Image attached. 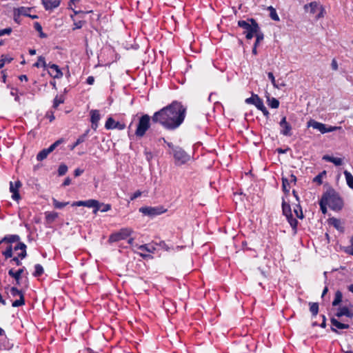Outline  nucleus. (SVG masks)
<instances>
[{"instance_id":"5701e85b","label":"nucleus","mask_w":353,"mask_h":353,"mask_svg":"<svg viewBox=\"0 0 353 353\" xmlns=\"http://www.w3.org/2000/svg\"><path fill=\"white\" fill-rule=\"evenodd\" d=\"M336 316L338 317L346 316L347 317L352 318L353 316V312H351L347 307H343L339 309Z\"/></svg>"},{"instance_id":"c85d7f7f","label":"nucleus","mask_w":353,"mask_h":353,"mask_svg":"<svg viewBox=\"0 0 353 353\" xmlns=\"http://www.w3.org/2000/svg\"><path fill=\"white\" fill-rule=\"evenodd\" d=\"M331 323L333 326L338 329H347L350 327L348 324L342 323L334 318L331 319Z\"/></svg>"},{"instance_id":"0eeeda50","label":"nucleus","mask_w":353,"mask_h":353,"mask_svg":"<svg viewBox=\"0 0 353 353\" xmlns=\"http://www.w3.org/2000/svg\"><path fill=\"white\" fill-rule=\"evenodd\" d=\"M307 127H312L314 129L319 130L322 134L334 132V131H336V130L341 128V127H339V126L327 127V125L325 124L318 122L314 119H310L307 122Z\"/></svg>"},{"instance_id":"4468645a","label":"nucleus","mask_w":353,"mask_h":353,"mask_svg":"<svg viewBox=\"0 0 353 353\" xmlns=\"http://www.w3.org/2000/svg\"><path fill=\"white\" fill-rule=\"evenodd\" d=\"M245 103L248 104H253L258 110H261L264 105L263 100L257 95L252 94V97L245 99Z\"/></svg>"},{"instance_id":"72a5a7b5","label":"nucleus","mask_w":353,"mask_h":353,"mask_svg":"<svg viewBox=\"0 0 353 353\" xmlns=\"http://www.w3.org/2000/svg\"><path fill=\"white\" fill-rule=\"evenodd\" d=\"M268 10L270 11V17L272 20L276 21H279L280 20L276 10L272 6H269Z\"/></svg>"},{"instance_id":"f3484780","label":"nucleus","mask_w":353,"mask_h":353,"mask_svg":"<svg viewBox=\"0 0 353 353\" xmlns=\"http://www.w3.org/2000/svg\"><path fill=\"white\" fill-rule=\"evenodd\" d=\"M61 3V0H42V4L43 5L46 10H53L57 8Z\"/></svg>"},{"instance_id":"aec40b11","label":"nucleus","mask_w":353,"mask_h":353,"mask_svg":"<svg viewBox=\"0 0 353 353\" xmlns=\"http://www.w3.org/2000/svg\"><path fill=\"white\" fill-rule=\"evenodd\" d=\"M90 121L92 124V128H96L98 125V122L100 120L99 112L97 110H92L90 111Z\"/></svg>"},{"instance_id":"9d476101","label":"nucleus","mask_w":353,"mask_h":353,"mask_svg":"<svg viewBox=\"0 0 353 353\" xmlns=\"http://www.w3.org/2000/svg\"><path fill=\"white\" fill-rule=\"evenodd\" d=\"M133 232V230L129 228H125L121 229L118 232L112 234L110 236L109 241L110 242H117L121 240L125 239L127 237L131 235Z\"/></svg>"},{"instance_id":"37998d69","label":"nucleus","mask_w":353,"mask_h":353,"mask_svg":"<svg viewBox=\"0 0 353 353\" xmlns=\"http://www.w3.org/2000/svg\"><path fill=\"white\" fill-rule=\"evenodd\" d=\"M319 205L321 208V210L323 214H325L327 213V204L326 202L323 200V199L321 197L320 201H319Z\"/></svg>"},{"instance_id":"bb28decb","label":"nucleus","mask_w":353,"mask_h":353,"mask_svg":"<svg viewBox=\"0 0 353 353\" xmlns=\"http://www.w3.org/2000/svg\"><path fill=\"white\" fill-rule=\"evenodd\" d=\"M268 105L272 108H278L279 106V101L274 97H270L269 95L267 96Z\"/></svg>"},{"instance_id":"cd10ccee","label":"nucleus","mask_w":353,"mask_h":353,"mask_svg":"<svg viewBox=\"0 0 353 353\" xmlns=\"http://www.w3.org/2000/svg\"><path fill=\"white\" fill-rule=\"evenodd\" d=\"M290 226L292 227L294 234H296L297 232V225L298 221L296 219L293 218L292 214L290 216H285Z\"/></svg>"},{"instance_id":"338daca9","label":"nucleus","mask_w":353,"mask_h":353,"mask_svg":"<svg viewBox=\"0 0 353 353\" xmlns=\"http://www.w3.org/2000/svg\"><path fill=\"white\" fill-rule=\"evenodd\" d=\"M71 183V179L69 178V177H67L63 183V186H67V185H69Z\"/></svg>"},{"instance_id":"a211bd4d","label":"nucleus","mask_w":353,"mask_h":353,"mask_svg":"<svg viewBox=\"0 0 353 353\" xmlns=\"http://www.w3.org/2000/svg\"><path fill=\"white\" fill-rule=\"evenodd\" d=\"M24 269H25L24 267L22 268H20L16 272H14L13 269H10L8 271V274L11 277H12L15 279L17 285H19V283H20V279L21 277V274H23V272L24 271Z\"/></svg>"},{"instance_id":"a18cd8bd","label":"nucleus","mask_w":353,"mask_h":353,"mask_svg":"<svg viewBox=\"0 0 353 353\" xmlns=\"http://www.w3.org/2000/svg\"><path fill=\"white\" fill-rule=\"evenodd\" d=\"M294 212L296 215V216L301 219L303 218V214L302 212V209L300 205H296V208L294 210Z\"/></svg>"},{"instance_id":"8fccbe9b","label":"nucleus","mask_w":353,"mask_h":353,"mask_svg":"<svg viewBox=\"0 0 353 353\" xmlns=\"http://www.w3.org/2000/svg\"><path fill=\"white\" fill-rule=\"evenodd\" d=\"M110 209H111V205L101 203L100 209L99 211H101L102 212H105L109 211Z\"/></svg>"},{"instance_id":"f8f14e48","label":"nucleus","mask_w":353,"mask_h":353,"mask_svg":"<svg viewBox=\"0 0 353 353\" xmlns=\"http://www.w3.org/2000/svg\"><path fill=\"white\" fill-rule=\"evenodd\" d=\"M21 186V183L19 181H17L14 183L10 182V191L12 193V199L14 201H18L21 199L19 193V189Z\"/></svg>"},{"instance_id":"c756f323","label":"nucleus","mask_w":353,"mask_h":353,"mask_svg":"<svg viewBox=\"0 0 353 353\" xmlns=\"http://www.w3.org/2000/svg\"><path fill=\"white\" fill-rule=\"evenodd\" d=\"M89 132V130H86V132L83 134L82 135H81L76 141V142L72 145H71L70 147V150H74L75 147H77L78 145H79L80 143H83L85 141V138L88 135V133Z\"/></svg>"},{"instance_id":"13d9d810","label":"nucleus","mask_w":353,"mask_h":353,"mask_svg":"<svg viewBox=\"0 0 353 353\" xmlns=\"http://www.w3.org/2000/svg\"><path fill=\"white\" fill-rule=\"evenodd\" d=\"M141 192L139 190L136 191L130 197V199L132 201L136 199L137 198L139 197L141 195Z\"/></svg>"},{"instance_id":"423d86ee","label":"nucleus","mask_w":353,"mask_h":353,"mask_svg":"<svg viewBox=\"0 0 353 353\" xmlns=\"http://www.w3.org/2000/svg\"><path fill=\"white\" fill-rule=\"evenodd\" d=\"M172 154L174 159L175 164L177 165L185 164L190 159V156L184 150L179 146L173 148Z\"/></svg>"},{"instance_id":"39448f33","label":"nucleus","mask_w":353,"mask_h":353,"mask_svg":"<svg viewBox=\"0 0 353 353\" xmlns=\"http://www.w3.org/2000/svg\"><path fill=\"white\" fill-rule=\"evenodd\" d=\"M304 10L306 12H309L310 14H316L315 19L316 20L323 17L324 9L323 6L316 1H312L308 4H305L304 6Z\"/></svg>"},{"instance_id":"49530a36","label":"nucleus","mask_w":353,"mask_h":353,"mask_svg":"<svg viewBox=\"0 0 353 353\" xmlns=\"http://www.w3.org/2000/svg\"><path fill=\"white\" fill-rule=\"evenodd\" d=\"M46 217L48 221H53L58 217V214L57 212H48L46 213Z\"/></svg>"},{"instance_id":"69168bd1","label":"nucleus","mask_w":353,"mask_h":353,"mask_svg":"<svg viewBox=\"0 0 353 353\" xmlns=\"http://www.w3.org/2000/svg\"><path fill=\"white\" fill-rule=\"evenodd\" d=\"M83 172V170H81L79 168H77L74 172V174L75 176H80L82 173Z\"/></svg>"},{"instance_id":"774afa93","label":"nucleus","mask_w":353,"mask_h":353,"mask_svg":"<svg viewBox=\"0 0 353 353\" xmlns=\"http://www.w3.org/2000/svg\"><path fill=\"white\" fill-rule=\"evenodd\" d=\"M63 142V139H60L57 141H56L53 144L54 145L55 148L58 147L61 143Z\"/></svg>"},{"instance_id":"c03bdc74","label":"nucleus","mask_w":353,"mask_h":353,"mask_svg":"<svg viewBox=\"0 0 353 353\" xmlns=\"http://www.w3.org/2000/svg\"><path fill=\"white\" fill-rule=\"evenodd\" d=\"M68 171V166L65 164H61L59 165L58 169V174L59 176L64 175Z\"/></svg>"},{"instance_id":"1a4fd4ad","label":"nucleus","mask_w":353,"mask_h":353,"mask_svg":"<svg viewBox=\"0 0 353 353\" xmlns=\"http://www.w3.org/2000/svg\"><path fill=\"white\" fill-rule=\"evenodd\" d=\"M72 206H84L87 208H94L93 213L97 214L100 209L101 203L95 199H88L86 201H74L72 203Z\"/></svg>"},{"instance_id":"4d7b16f0","label":"nucleus","mask_w":353,"mask_h":353,"mask_svg":"<svg viewBox=\"0 0 353 353\" xmlns=\"http://www.w3.org/2000/svg\"><path fill=\"white\" fill-rule=\"evenodd\" d=\"M144 154L148 161H150L153 157L152 152L148 151L147 150H145Z\"/></svg>"},{"instance_id":"3c124183","label":"nucleus","mask_w":353,"mask_h":353,"mask_svg":"<svg viewBox=\"0 0 353 353\" xmlns=\"http://www.w3.org/2000/svg\"><path fill=\"white\" fill-rule=\"evenodd\" d=\"M20 257H19V255L17 256H15L12 258L10 263H14L16 265L19 266L22 264L21 260H19Z\"/></svg>"},{"instance_id":"7ed1b4c3","label":"nucleus","mask_w":353,"mask_h":353,"mask_svg":"<svg viewBox=\"0 0 353 353\" xmlns=\"http://www.w3.org/2000/svg\"><path fill=\"white\" fill-rule=\"evenodd\" d=\"M238 26L244 29L243 34L247 39L253 38L254 34L258 32L260 28L259 24L254 19H249L247 21L240 20L238 21Z\"/></svg>"},{"instance_id":"864d4df0","label":"nucleus","mask_w":353,"mask_h":353,"mask_svg":"<svg viewBox=\"0 0 353 353\" xmlns=\"http://www.w3.org/2000/svg\"><path fill=\"white\" fill-rule=\"evenodd\" d=\"M85 22L83 21H76L74 23V28H72L73 30H76V29H80L81 28V27L83 26V24Z\"/></svg>"},{"instance_id":"f704fd0d","label":"nucleus","mask_w":353,"mask_h":353,"mask_svg":"<svg viewBox=\"0 0 353 353\" xmlns=\"http://www.w3.org/2000/svg\"><path fill=\"white\" fill-rule=\"evenodd\" d=\"M34 273L32 274L35 277H38V276H41L43 274V268L42 267L41 265L40 264H36L35 266H34Z\"/></svg>"},{"instance_id":"412c9836","label":"nucleus","mask_w":353,"mask_h":353,"mask_svg":"<svg viewBox=\"0 0 353 353\" xmlns=\"http://www.w3.org/2000/svg\"><path fill=\"white\" fill-rule=\"evenodd\" d=\"M31 9V8L26 7H20L17 9H15V18H17V17H20L21 15H23L25 17L30 16V12Z\"/></svg>"},{"instance_id":"e2e57ef3","label":"nucleus","mask_w":353,"mask_h":353,"mask_svg":"<svg viewBox=\"0 0 353 353\" xmlns=\"http://www.w3.org/2000/svg\"><path fill=\"white\" fill-rule=\"evenodd\" d=\"M344 250L345 253L353 256V246L347 247Z\"/></svg>"},{"instance_id":"f03ea898","label":"nucleus","mask_w":353,"mask_h":353,"mask_svg":"<svg viewBox=\"0 0 353 353\" xmlns=\"http://www.w3.org/2000/svg\"><path fill=\"white\" fill-rule=\"evenodd\" d=\"M327 205L333 210L339 211L343 206V199L333 189L326 191L322 196Z\"/></svg>"},{"instance_id":"bf43d9fd","label":"nucleus","mask_w":353,"mask_h":353,"mask_svg":"<svg viewBox=\"0 0 353 353\" xmlns=\"http://www.w3.org/2000/svg\"><path fill=\"white\" fill-rule=\"evenodd\" d=\"M3 255L5 256L6 259H9L12 256V252L5 250L2 252Z\"/></svg>"},{"instance_id":"7c9ffc66","label":"nucleus","mask_w":353,"mask_h":353,"mask_svg":"<svg viewBox=\"0 0 353 353\" xmlns=\"http://www.w3.org/2000/svg\"><path fill=\"white\" fill-rule=\"evenodd\" d=\"M343 174L345 175L347 185L351 189H353V176H352V174L347 170H345Z\"/></svg>"},{"instance_id":"ddd939ff","label":"nucleus","mask_w":353,"mask_h":353,"mask_svg":"<svg viewBox=\"0 0 353 353\" xmlns=\"http://www.w3.org/2000/svg\"><path fill=\"white\" fill-rule=\"evenodd\" d=\"M105 128L108 130L110 129H118L123 130L125 128V125L123 123L115 121L113 118L109 117L105 124Z\"/></svg>"},{"instance_id":"f257e3e1","label":"nucleus","mask_w":353,"mask_h":353,"mask_svg":"<svg viewBox=\"0 0 353 353\" xmlns=\"http://www.w3.org/2000/svg\"><path fill=\"white\" fill-rule=\"evenodd\" d=\"M186 108L181 102L174 101L171 104L156 112L152 117V121L160 123L167 130H175L183 122Z\"/></svg>"},{"instance_id":"a19ab883","label":"nucleus","mask_w":353,"mask_h":353,"mask_svg":"<svg viewBox=\"0 0 353 353\" xmlns=\"http://www.w3.org/2000/svg\"><path fill=\"white\" fill-rule=\"evenodd\" d=\"M12 58L8 57L6 55H2L0 60V68H2L6 63H10Z\"/></svg>"},{"instance_id":"473e14b6","label":"nucleus","mask_w":353,"mask_h":353,"mask_svg":"<svg viewBox=\"0 0 353 353\" xmlns=\"http://www.w3.org/2000/svg\"><path fill=\"white\" fill-rule=\"evenodd\" d=\"M34 67L39 68L43 67L44 68H48V65L46 63L45 58L42 56L38 57V61L33 65Z\"/></svg>"},{"instance_id":"a878e982","label":"nucleus","mask_w":353,"mask_h":353,"mask_svg":"<svg viewBox=\"0 0 353 353\" xmlns=\"http://www.w3.org/2000/svg\"><path fill=\"white\" fill-rule=\"evenodd\" d=\"M20 240V237L19 235L17 234H11V235H6L2 239L1 241H5L6 243H14V242H19Z\"/></svg>"},{"instance_id":"dca6fc26","label":"nucleus","mask_w":353,"mask_h":353,"mask_svg":"<svg viewBox=\"0 0 353 353\" xmlns=\"http://www.w3.org/2000/svg\"><path fill=\"white\" fill-rule=\"evenodd\" d=\"M50 68L48 72L49 74L54 79H60L63 77V72L61 71L59 66L56 64H48Z\"/></svg>"},{"instance_id":"58836bf2","label":"nucleus","mask_w":353,"mask_h":353,"mask_svg":"<svg viewBox=\"0 0 353 353\" xmlns=\"http://www.w3.org/2000/svg\"><path fill=\"white\" fill-rule=\"evenodd\" d=\"M52 203L54 208L58 209H61L69 204V202H59L55 199H53Z\"/></svg>"},{"instance_id":"680f3d73","label":"nucleus","mask_w":353,"mask_h":353,"mask_svg":"<svg viewBox=\"0 0 353 353\" xmlns=\"http://www.w3.org/2000/svg\"><path fill=\"white\" fill-rule=\"evenodd\" d=\"M34 28L39 32L42 30V26L39 22H35L34 23Z\"/></svg>"},{"instance_id":"2f4dec72","label":"nucleus","mask_w":353,"mask_h":353,"mask_svg":"<svg viewBox=\"0 0 353 353\" xmlns=\"http://www.w3.org/2000/svg\"><path fill=\"white\" fill-rule=\"evenodd\" d=\"M343 294L339 290L336 291L334 296V299L332 301V305L336 306L342 301Z\"/></svg>"},{"instance_id":"20e7f679","label":"nucleus","mask_w":353,"mask_h":353,"mask_svg":"<svg viewBox=\"0 0 353 353\" xmlns=\"http://www.w3.org/2000/svg\"><path fill=\"white\" fill-rule=\"evenodd\" d=\"M150 127V117L144 114L139 118V123L135 131L137 137H143Z\"/></svg>"},{"instance_id":"393cba45","label":"nucleus","mask_w":353,"mask_h":353,"mask_svg":"<svg viewBox=\"0 0 353 353\" xmlns=\"http://www.w3.org/2000/svg\"><path fill=\"white\" fill-rule=\"evenodd\" d=\"M282 212H283V214L285 216H290V215L292 214L290 205L289 203H286L284 201V199H283V202H282Z\"/></svg>"},{"instance_id":"de8ad7c7","label":"nucleus","mask_w":353,"mask_h":353,"mask_svg":"<svg viewBox=\"0 0 353 353\" xmlns=\"http://www.w3.org/2000/svg\"><path fill=\"white\" fill-rule=\"evenodd\" d=\"M325 174H326V172L323 171L322 172L319 173L317 176H316L314 178L313 181L316 182L319 185L321 184L322 183V177L323 175H325Z\"/></svg>"},{"instance_id":"052dcab7","label":"nucleus","mask_w":353,"mask_h":353,"mask_svg":"<svg viewBox=\"0 0 353 353\" xmlns=\"http://www.w3.org/2000/svg\"><path fill=\"white\" fill-rule=\"evenodd\" d=\"M260 110L263 112V115L266 118L269 117L270 113L265 105H263V108H261V109Z\"/></svg>"},{"instance_id":"6e6d98bb","label":"nucleus","mask_w":353,"mask_h":353,"mask_svg":"<svg viewBox=\"0 0 353 353\" xmlns=\"http://www.w3.org/2000/svg\"><path fill=\"white\" fill-rule=\"evenodd\" d=\"M63 102V101L61 99H59L57 97H55V99H54L53 107L54 108H57Z\"/></svg>"},{"instance_id":"5fc2aeb1","label":"nucleus","mask_w":353,"mask_h":353,"mask_svg":"<svg viewBox=\"0 0 353 353\" xmlns=\"http://www.w3.org/2000/svg\"><path fill=\"white\" fill-rule=\"evenodd\" d=\"M331 68L333 70H337L339 68L338 63L335 59H333L331 63Z\"/></svg>"},{"instance_id":"ea45409f","label":"nucleus","mask_w":353,"mask_h":353,"mask_svg":"<svg viewBox=\"0 0 353 353\" xmlns=\"http://www.w3.org/2000/svg\"><path fill=\"white\" fill-rule=\"evenodd\" d=\"M268 77L269 79L271 81V82H272V85H273V86L274 88H280L281 86H284L285 85L283 83L281 84V85H279L276 84L274 76L272 72H268Z\"/></svg>"},{"instance_id":"0e129e2a","label":"nucleus","mask_w":353,"mask_h":353,"mask_svg":"<svg viewBox=\"0 0 353 353\" xmlns=\"http://www.w3.org/2000/svg\"><path fill=\"white\" fill-rule=\"evenodd\" d=\"M86 82L89 85H92L94 82V78L92 76H90L87 78Z\"/></svg>"},{"instance_id":"603ef678","label":"nucleus","mask_w":353,"mask_h":353,"mask_svg":"<svg viewBox=\"0 0 353 353\" xmlns=\"http://www.w3.org/2000/svg\"><path fill=\"white\" fill-rule=\"evenodd\" d=\"M12 32L11 28H7L3 30H0V37L3 36L5 34H10Z\"/></svg>"},{"instance_id":"6e6552de","label":"nucleus","mask_w":353,"mask_h":353,"mask_svg":"<svg viewBox=\"0 0 353 353\" xmlns=\"http://www.w3.org/2000/svg\"><path fill=\"white\" fill-rule=\"evenodd\" d=\"M139 212L145 216L154 217L165 212L166 210L163 206H145L140 208Z\"/></svg>"},{"instance_id":"c9c22d12","label":"nucleus","mask_w":353,"mask_h":353,"mask_svg":"<svg viewBox=\"0 0 353 353\" xmlns=\"http://www.w3.org/2000/svg\"><path fill=\"white\" fill-rule=\"evenodd\" d=\"M50 154L49 151L48 150V149H43L41 151H40L37 156V159L38 161H43V159H45L48 155Z\"/></svg>"},{"instance_id":"2eb2a0df","label":"nucleus","mask_w":353,"mask_h":353,"mask_svg":"<svg viewBox=\"0 0 353 353\" xmlns=\"http://www.w3.org/2000/svg\"><path fill=\"white\" fill-rule=\"evenodd\" d=\"M279 125L281 128H282L281 130V134H282L284 136H291V130H292V126L287 121L286 117H283L281 121L279 122Z\"/></svg>"},{"instance_id":"79ce46f5","label":"nucleus","mask_w":353,"mask_h":353,"mask_svg":"<svg viewBox=\"0 0 353 353\" xmlns=\"http://www.w3.org/2000/svg\"><path fill=\"white\" fill-rule=\"evenodd\" d=\"M289 185H290V182H289L288 179L282 178V188H283V192H285L286 193H288L290 192V189L288 188V186H289Z\"/></svg>"},{"instance_id":"09e8293b","label":"nucleus","mask_w":353,"mask_h":353,"mask_svg":"<svg viewBox=\"0 0 353 353\" xmlns=\"http://www.w3.org/2000/svg\"><path fill=\"white\" fill-rule=\"evenodd\" d=\"M139 249L142 251H146L148 252H153L154 250V248L151 247L149 248L148 245H141L139 247Z\"/></svg>"},{"instance_id":"e433bc0d","label":"nucleus","mask_w":353,"mask_h":353,"mask_svg":"<svg viewBox=\"0 0 353 353\" xmlns=\"http://www.w3.org/2000/svg\"><path fill=\"white\" fill-rule=\"evenodd\" d=\"M310 311L313 316H316L319 312V304L317 303H310Z\"/></svg>"},{"instance_id":"b1692460","label":"nucleus","mask_w":353,"mask_h":353,"mask_svg":"<svg viewBox=\"0 0 353 353\" xmlns=\"http://www.w3.org/2000/svg\"><path fill=\"white\" fill-rule=\"evenodd\" d=\"M328 222L330 225H333L336 230L339 231L343 230V227L341 225V222L339 219L332 217L328 219Z\"/></svg>"},{"instance_id":"4c0bfd02","label":"nucleus","mask_w":353,"mask_h":353,"mask_svg":"<svg viewBox=\"0 0 353 353\" xmlns=\"http://www.w3.org/2000/svg\"><path fill=\"white\" fill-rule=\"evenodd\" d=\"M254 35L256 37V41L254 45H256L258 46L259 43L263 41L264 35L263 33L260 30V28L259 29L258 32H256Z\"/></svg>"},{"instance_id":"9b49d317","label":"nucleus","mask_w":353,"mask_h":353,"mask_svg":"<svg viewBox=\"0 0 353 353\" xmlns=\"http://www.w3.org/2000/svg\"><path fill=\"white\" fill-rule=\"evenodd\" d=\"M10 294L12 296L15 297L19 296V299L16 300L12 302V306L14 307H17L22 306L25 304V299H24V295L23 293L19 290L16 287H12L10 288Z\"/></svg>"},{"instance_id":"6ab92c4d","label":"nucleus","mask_w":353,"mask_h":353,"mask_svg":"<svg viewBox=\"0 0 353 353\" xmlns=\"http://www.w3.org/2000/svg\"><path fill=\"white\" fill-rule=\"evenodd\" d=\"M14 250L15 251L18 250H21V252L18 254L19 257H20L21 259H23L26 257V245L25 243L19 241L18 243L14 246Z\"/></svg>"},{"instance_id":"4be33fe9","label":"nucleus","mask_w":353,"mask_h":353,"mask_svg":"<svg viewBox=\"0 0 353 353\" xmlns=\"http://www.w3.org/2000/svg\"><path fill=\"white\" fill-rule=\"evenodd\" d=\"M323 159L327 161L333 163L335 165H341L343 164V160L341 158L334 157L329 155H324L323 157Z\"/></svg>"}]
</instances>
